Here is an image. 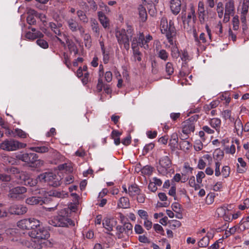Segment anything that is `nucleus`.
<instances>
[{
  "mask_svg": "<svg viewBox=\"0 0 249 249\" xmlns=\"http://www.w3.org/2000/svg\"><path fill=\"white\" fill-rule=\"evenodd\" d=\"M156 55L158 58L164 61H166L169 58V53L164 49H157Z\"/></svg>",
  "mask_w": 249,
  "mask_h": 249,
  "instance_id": "27",
  "label": "nucleus"
},
{
  "mask_svg": "<svg viewBox=\"0 0 249 249\" xmlns=\"http://www.w3.org/2000/svg\"><path fill=\"white\" fill-rule=\"evenodd\" d=\"M249 9V3L244 0L241 6L240 19L241 22L244 24L247 23V15Z\"/></svg>",
  "mask_w": 249,
  "mask_h": 249,
  "instance_id": "17",
  "label": "nucleus"
},
{
  "mask_svg": "<svg viewBox=\"0 0 249 249\" xmlns=\"http://www.w3.org/2000/svg\"><path fill=\"white\" fill-rule=\"evenodd\" d=\"M169 224L172 228H178L181 226L180 222L177 220H171Z\"/></svg>",
  "mask_w": 249,
  "mask_h": 249,
  "instance_id": "63",
  "label": "nucleus"
},
{
  "mask_svg": "<svg viewBox=\"0 0 249 249\" xmlns=\"http://www.w3.org/2000/svg\"><path fill=\"white\" fill-rule=\"evenodd\" d=\"M62 25L61 24H58V27H57L56 29H54L53 30V31L54 32V33L57 36L56 37H57V39L60 42V43L63 46H65V42L63 40L64 39V37H63V35H64V34H62L59 29V27L61 26Z\"/></svg>",
  "mask_w": 249,
  "mask_h": 249,
  "instance_id": "37",
  "label": "nucleus"
},
{
  "mask_svg": "<svg viewBox=\"0 0 249 249\" xmlns=\"http://www.w3.org/2000/svg\"><path fill=\"white\" fill-rule=\"evenodd\" d=\"M140 17L142 21H145L147 19V13L145 9L142 6L139 7Z\"/></svg>",
  "mask_w": 249,
  "mask_h": 249,
  "instance_id": "43",
  "label": "nucleus"
},
{
  "mask_svg": "<svg viewBox=\"0 0 249 249\" xmlns=\"http://www.w3.org/2000/svg\"><path fill=\"white\" fill-rule=\"evenodd\" d=\"M160 166L158 171L163 175L168 173V169L171 167L172 162L168 155H165L160 158L159 161Z\"/></svg>",
  "mask_w": 249,
  "mask_h": 249,
  "instance_id": "12",
  "label": "nucleus"
},
{
  "mask_svg": "<svg viewBox=\"0 0 249 249\" xmlns=\"http://www.w3.org/2000/svg\"><path fill=\"white\" fill-rule=\"evenodd\" d=\"M27 192V188L24 186H16L10 188L8 196L12 200H20L25 198L24 194Z\"/></svg>",
  "mask_w": 249,
  "mask_h": 249,
  "instance_id": "8",
  "label": "nucleus"
},
{
  "mask_svg": "<svg viewBox=\"0 0 249 249\" xmlns=\"http://www.w3.org/2000/svg\"><path fill=\"white\" fill-rule=\"evenodd\" d=\"M14 132L15 133V137L18 136L20 138H25L27 137V134L20 129H15Z\"/></svg>",
  "mask_w": 249,
  "mask_h": 249,
  "instance_id": "53",
  "label": "nucleus"
},
{
  "mask_svg": "<svg viewBox=\"0 0 249 249\" xmlns=\"http://www.w3.org/2000/svg\"><path fill=\"white\" fill-rule=\"evenodd\" d=\"M8 211L11 214L21 215L27 212V208L23 205L15 204L11 205Z\"/></svg>",
  "mask_w": 249,
  "mask_h": 249,
  "instance_id": "14",
  "label": "nucleus"
},
{
  "mask_svg": "<svg viewBox=\"0 0 249 249\" xmlns=\"http://www.w3.org/2000/svg\"><path fill=\"white\" fill-rule=\"evenodd\" d=\"M50 196H53L58 198H65L68 196V194L63 191L52 190L49 192Z\"/></svg>",
  "mask_w": 249,
  "mask_h": 249,
  "instance_id": "30",
  "label": "nucleus"
},
{
  "mask_svg": "<svg viewBox=\"0 0 249 249\" xmlns=\"http://www.w3.org/2000/svg\"><path fill=\"white\" fill-rule=\"evenodd\" d=\"M209 124L217 132H219L221 124V120L218 118H213L209 121Z\"/></svg>",
  "mask_w": 249,
  "mask_h": 249,
  "instance_id": "26",
  "label": "nucleus"
},
{
  "mask_svg": "<svg viewBox=\"0 0 249 249\" xmlns=\"http://www.w3.org/2000/svg\"><path fill=\"white\" fill-rule=\"evenodd\" d=\"M181 18L185 28L194 25L196 20V9L193 4H190L186 11H182Z\"/></svg>",
  "mask_w": 249,
  "mask_h": 249,
  "instance_id": "5",
  "label": "nucleus"
},
{
  "mask_svg": "<svg viewBox=\"0 0 249 249\" xmlns=\"http://www.w3.org/2000/svg\"><path fill=\"white\" fill-rule=\"evenodd\" d=\"M235 6L233 0H227L225 4V12L223 22H228L231 18V16H233L235 13Z\"/></svg>",
  "mask_w": 249,
  "mask_h": 249,
  "instance_id": "10",
  "label": "nucleus"
},
{
  "mask_svg": "<svg viewBox=\"0 0 249 249\" xmlns=\"http://www.w3.org/2000/svg\"><path fill=\"white\" fill-rule=\"evenodd\" d=\"M131 47L133 49V57L135 61L140 62L142 60L141 53L139 51L138 48V43L135 42V39H133L131 43Z\"/></svg>",
  "mask_w": 249,
  "mask_h": 249,
  "instance_id": "18",
  "label": "nucleus"
},
{
  "mask_svg": "<svg viewBox=\"0 0 249 249\" xmlns=\"http://www.w3.org/2000/svg\"><path fill=\"white\" fill-rule=\"evenodd\" d=\"M171 49V54L173 58H178L179 56V52L176 45H172Z\"/></svg>",
  "mask_w": 249,
  "mask_h": 249,
  "instance_id": "46",
  "label": "nucleus"
},
{
  "mask_svg": "<svg viewBox=\"0 0 249 249\" xmlns=\"http://www.w3.org/2000/svg\"><path fill=\"white\" fill-rule=\"evenodd\" d=\"M233 124L234 130L235 132L238 134L239 133H242L244 127L242 122L239 117L235 118L234 121L231 123Z\"/></svg>",
  "mask_w": 249,
  "mask_h": 249,
  "instance_id": "22",
  "label": "nucleus"
},
{
  "mask_svg": "<svg viewBox=\"0 0 249 249\" xmlns=\"http://www.w3.org/2000/svg\"><path fill=\"white\" fill-rule=\"evenodd\" d=\"M103 55V60L105 64H107L109 61V52L106 51L102 52Z\"/></svg>",
  "mask_w": 249,
  "mask_h": 249,
  "instance_id": "60",
  "label": "nucleus"
},
{
  "mask_svg": "<svg viewBox=\"0 0 249 249\" xmlns=\"http://www.w3.org/2000/svg\"><path fill=\"white\" fill-rule=\"evenodd\" d=\"M117 235L118 238H125L126 236L124 234V226L118 225L116 227Z\"/></svg>",
  "mask_w": 249,
  "mask_h": 249,
  "instance_id": "41",
  "label": "nucleus"
},
{
  "mask_svg": "<svg viewBox=\"0 0 249 249\" xmlns=\"http://www.w3.org/2000/svg\"><path fill=\"white\" fill-rule=\"evenodd\" d=\"M209 237L204 236L198 242V245L200 248H205L209 245Z\"/></svg>",
  "mask_w": 249,
  "mask_h": 249,
  "instance_id": "44",
  "label": "nucleus"
},
{
  "mask_svg": "<svg viewBox=\"0 0 249 249\" xmlns=\"http://www.w3.org/2000/svg\"><path fill=\"white\" fill-rule=\"evenodd\" d=\"M181 3L180 0H171L170 9L174 15H177L180 11Z\"/></svg>",
  "mask_w": 249,
  "mask_h": 249,
  "instance_id": "19",
  "label": "nucleus"
},
{
  "mask_svg": "<svg viewBox=\"0 0 249 249\" xmlns=\"http://www.w3.org/2000/svg\"><path fill=\"white\" fill-rule=\"evenodd\" d=\"M38 156L34 153L20 152L16 155V158L29 165L32 167H39L44 164L42 160L38 159Z\"/></svg>",
  "mask_w": 249,
  "mask_h": 249,
  "instance_id": "3",
  "label": "nucleus"
},
{
  "mask_svg": "<svg viewBox=\"0 0 249 249\" xmlns=\"http://www.w3.org/2000/svg\"><path fill=\"white\" fill-rule=\"evenodd\" d=\"M91 26L93 31L96 33V36H98L100 34V28L97 22L96 21H93L92 23Z\"/></svg>",
  "mask_w": 249,
  "mask_h": 249,
  "instance_id": "57",
  "label": "nucleus"
},
{
  "mask_svg": "<svg viewBox=\"0 0 249 249\" xmlns=\"http://www.w3.org/2000/svg\"><path fill=\"white\" fill-rule=\"evenodd\" d=\"M237 160L240 166L242 167V168H238V172L240 173H243L246 170V163L242 158H238Z\"/></svg>",
  "mask_w": 249,
  "mask_h": 249,
  "instance_id": "47",
  "label": "nucleus"
},
{
  "mask_svg": "<svg viewBox=\"0 0 249 249\" xmlns=\"http://www.w3.org/2000/svg\"><path fill=\"white\" fill-rule=\"evenodd\" d=\"M29 236L34 238L32 247L35 249H42L44 247H51L53 244L48 240L50 233L45 228L40 225L36 230L29 231Z\"/></svg>",
  "mask_w": 249,
  "mask_h": 249,
  "instance_id": "1",
  "label": "nucleus"
},
{
  "mask_svg": "<svg viewBox=\"0 0 249 249\" xmlns=\"http://www.w3.org/2000/svg\"><path fill=\"white\" fill-rule=\"evenodd\" d=\"M29 149L39 153H44L49 151L50 149H52L51 148H49L46 146H36V147H31Z\"/></svg>",
  "mask_w": 249,
  "mask_h": 249,
  "instance_id": "33",
  "label": "nucleus"
},
{
  "mask_svg": "<svg viewBox=\"0 0 249 249\" xmlns=\"http://www.w3.org/2000/svg\"><path fill=\"white\" fill-rule=\"evenodd\" d=\"M133 39H135V42L138 43V46L139 45L141 47L143 48L145 50L149 49V42L153 39L152 36L150 35H147L144 36L142 33H140L139 35L138 41L135 37Z\"/></svg>",
  "mask_w": 249,
  "mask_h": 249,
  "instance_id": "13",
  "label": "nucleus"
},
{
  "mask_svg": "<svg viewBox=\"0 0 249 249\" xmlns=\"http://www.w3.org/2000/svg\"><path fill=\"white\" fill-rule=\"evenodd\" d=\"M221 163L219 161H216L215 162V176L219 177L221 175V172L220 171V166Z\"/></svg>",
  "mask_w": 249,
  "mask_h": 249,
  "instance_id": "61",
  "label": "nucleus"
},
{
  "mask_svg": "<svg viewBox=\"0 0 249 249\" xmlns=\"http://www.w3.org/2000/svg\"><path fill=\"white\" fill-rule=\"evenodd\" d=\"M178 140V136L176 133H174L171 135L169 145L172 150H174L177 148Z\"/></svg>",
  "mask_w": 249,
  "mask_h": 249,
  "instance_id": "28",
  "label": "nucleus"
},
{
  "mask_svg": "<svg viewBox=\"0 0 249 249\" xmlns=\"http://www.w3.org/2000/svg\"><path fill=\"white\" fill-rule=\"evenodd\" d=\"M19 179L21 181L20 183H23L25 185L35 186L37 184V180L30 178L28 174L25 172L21 171Z\"/></svg>",
  "mask_w": 249,
  "mask_h": 249,
  "instance_id": "15",
  "label": "nucleus"
},
{
  "mask_svg": "<svg viewBox=\"0 0 249 249\" xmlns=\"http://www.w3.org/2000/svg\"><path fill=\"white\" fill-rule=\"evenodd\" d=\"M118 206L123 209H127L130 207L129 200L127 197H122L120 198Z\"/></svg>",
  "mask_w": 249,
  "mask_h": 249,
  "instance_id": "29",
  "label": "nucleus"
},
{
  "mask_svg": "<svg viewBox=\"0 0 249 249\" xmlns=\"http://www.w3.org/2000/svg\"><path fill=\"white\" fill-rule=\"evenodd\" d=\"M217 213L219 215H223L225 221H230L231 218L228 215L227 213L228 212V209L225 207H221L217 209Z\"/></svg>",
  "mask_w": 249,
  "mask_h": 249,
  "instance_id": "34",
  "label": "nucleus"
},
{
  "mask_svg": "<svg viewBox=\"0 0 249 249\" xmlns=\"http://www.w3.org/2000/svg\"><path fill=\"white\" fill-rule=\"evenodd\" d=\"M160 29L162 34H164L171 45H173V38L176 36V30L174 23L170 20L168 22L167 19L163 16L160 20Z\"/></svg>",
  "mask_w": 249,
  "mask_h": 249,
  "instance_id": "2",
  "label": "nucleus"
},
{
  "mask_svg": "<svg viewBox=\"0 0 249 249\" xmlns=\"http://www.w3.org/2000/svg\"><path fill=\"white\" fill-rule=\"evenodd\" d=\"M99 20L104 28H108L109 26V20L104 13L99 11L98 12Z\"/></svg>",
  "mask_w": 249,
  "mask_h": 249,
  "instance_id": "21",
  "label": "nucleus"
},
{
  "mask_svg": "<svg viewBox=\"0 0 249 249\" xmlns=\"http://www.w3.org/2000/svg\"><path fill=\"white\" fill-rule=\"evenodd\" d=\"M124 229V234L128 237L132 233L133 226L129 222H124L123 225Z\"/></svg>",
  "mask_w": 249,
  "mask_h": 249,
  "instance_id": "38",
  "label": "nucleus"
},
{
  "mask_svg": "<svg viewBox=\"0 0 249 249\" xmlns=\"http://www.w3.org/2000/svg\"><path fill=\"white\" fill-rule=\"evenodd\" d=\"M221 116L225 120H229L230 123H232L235 119L232 116V112L231 110L226 109L221 112Z\"/></svg>",
  "mask_w": 249,
  "mask_h": 249,
  "instance_id": "31",
  "label": "nucleus"
},
{
  "mask_svg": "<svg viewBox=\"0 0 249 249\" xmlns=\"http://www.w3.org/2000/svg\"><path fill=\"white\" fill-rule=\"evenodd\" d=\"M67 23L69 28L72 32H76L78 30H80V32H84L83 29L79 26L78 23L75 20V19L72 18L68 19L67 20Z\"/></svg>",
  "mask_w": 249,
  "mask_h": 249,
  "instance_id": "20",
  "label": "nucleus"
},
{
  "mask_svg": "<svg viewBox=\"0 0 249 249\" xmlns=\"http://www.w3.org/2000/svg\"><path fill=\"white\" fill-rule=\"evenodd\" d=\"M30 219H24L18 222V226L22 229L30 230Z\"/></svg>",
  "mask_w": 249,
  "mask_h": 249,
  "instance_id": "35",
  "label": "nucleus"
},
{
  "mask_svg": "<svg viewBox=\"0 0 249 249\" xmlns=\"http://www.w3.org/2000/svg\"><path fill=\"white\" fill-rule=\"evenodd\" d=\"M141 172L142 174L150 175L153 172V168L150 166L146 165L142 169Z\"/></svg>",
  "mask_w": 249,
  "mask_h": 249,
  "instance_id": "52",
  "label": "nucleus"
},
{
  "mask_svg": "<svg viewBox=\"0 0 249 249\" xmlns=\"http://www.w3.org/2000/svg\"><path fill=\"white\" fill-rule=\"evenodd\" d=\"M36 12L35 11H32V13L31 15H29L27 17V22L30 25H34L36 23V19L33 14H35Z\"/></svg>",
  "mask_w": 249,
  "mask_h": 249,
  "instance_id": "51",
  "label": "nucleus"
},
{
  "mask_svg": "<svg viewBox=\"0 0 249 249\" xmlns=\"http://www.w3.org/2000/svg\"><path fill=\"white\" fill-rule=\"evenodd\" d=\"M198 17L201 24H204L207 21V14L204 8V3L202 1H199L198 3Z\"/></svg>",
  "mask_w": 249,
  "mask_h": 249,
  "instance_id": "16",
  "label": "nucleus"
},
{
  "mask_svg": "<svg viewBox=\"0 0 249 249\" xmlns=\"http://www.w3.org/2000/svg\"><path fill=\"white\" fill-rule=\"evenodd\" d=\"M65 211H60L58 214L49 221V223L54 227H68L73 225V221L68 218Z\"/></svg>",
  "mask_w": 249,
  "mask_h": 249,
  "instance_id": "6",
  "label": "nucleus"
},
{
  "mask_svg": "<svg viewBox=\"0 0 249 249\" xmlns=\"http://www.w3.org/2000/svg\"><path fill=\"white\" fill-rule=\"evenodd\" d=\"M25 36L26 38L33 40L36 38L43 37L44 35L40 31H37L36 33L28 31L26 33Z\"/></svg>",
  "mask_w": 249,
  "mask_h": 249,
  "instance_id": "24",
  "label": "nucleus"
},
{
  "mask_svg": "<svg viewBox=\"0 0 249 249\" xmlns=\"http://www.w3.org/2000/svg\"><path fill=\"white\" fill-rule=\"evenodd\" d=\"M77 15L79 19L83 22L87 23L88 22V18L83 11L78 10Z\"/></svg>",
  "mask_w": 249,
  "mask_h": 249,
  "instance_id": "45",
  "label": "nucleus"
},
{
  "mask_svg": "<svg viewBox=\"0 0 249 249\" xmlns=\"http://www.w3.org/2000/svg\"><path fill=\"white\" fill-rule=\"evenodd\" d=\"M40 181L48 182L50 185L57 187L60 185L59 178L53 173H45L38 176Z\"/></svg>",
  "mask_w": 249,
  "mask_h": 249,
  "instance_id": "9",
  "label": "nucleus"
},
{
  "mask_svg": "<svg viewBox=\"0 0 249 249\" xmlns=\"http://www.w3.org/2000/svg\"><path fill=\"white\" fill-rule=\"evenodd\" d=\"M137 213L141 218L143 220H146V219L148 218V214L147 213L143 210H138Z\"/></svg>",
  "mask_w": 249,
  "mask_h": 249,
  "instance_id": "59",
  "label": "nucleus"
},
{
  "mask_svg": "<svg viewBox=\"0 0 249 249\" xmlns=\"http://www.w3.org/2000/svg\"><path fill=\"white\" fill-rule=\"evenodd\" d=\"M213 31L219 36H222L223 26L222 22L221 21H219L218 23L215 25Z\"/></svg>",
  "mask_w": 249,
  "mask_h": 249,
  "instance_id": "42",
  "label": "nucleus"
},
{
  "mask_svg": "<svg viewBox=\"0 0 249 249\" xmlns=\"http://www.w3.org/2000/svg\"><path fill=\"white\" fill-rule=\"evenodd\" d=\"M205 177V173L202 171H199L196 175V179L198 183H202V179Z\"/></svg>",
  "mask_w": 249,
  "mask_h": 249,
  "instance_id": "58",
  "label": "nucleus"
},
{
  "mask_svg": "<svg viewBox=\"0 0 249 249\" xmlns=\"http://www.w3.org/2000/svg\"><path fill=\"white\" fill-rule=\"evenodd\" d=\"M36 40V44L43 49H47L49 47L48 42L42 38H38Z\"/></svg>",
  "mask_w": 249,
  "mask_h": 249,
  "instance_id": "49",
  "label": "nucleus"
},
{
  "mask_svg": "<svg viewBox=\"0 0 249 249\" xmlns=\"http://www.w3.org/2000/svg\"><path fill=\"white\" fill-rule=\"evenodd\" d=\"M26 144L13 139H6L0 143V148L6 151H13L24 148Z\"/></svg>",
  "mask_w": 249,
  "mask_h": 249,
  "instance_id": "7",
  "label": "nucleus"
},
{
  "mask_svg": "<svg viewBox=\"0 0 249 249\" xmlns=\"http://www.w3.org/2000/svg\"><path fill=\"white\" fill-rule=\"evenodd\" d=\"M216 12L217 13L218 17L219 18H222L224 17V7L223 4L222 2H218L216 4Z\"/></svg>",
  "mask_w": 249,
  "mask_h": 249,
  "instance_id": "40",
  "label": "nucleus"
},
{
  "mask_svg": "<svg viewBox=\"0 0 249 249\" xmlns=\"http://www.w3.org/2000/svg\"><path fill=\"white\" fill-rule=\"evenodd\" d=\"M223 152L220 149H217L214 153L213 158L216 161H219L223 159Z\"/></svg>",
  "mask_w": 249,
  "mask_h": 249,
  "instance_id": "48",
  "label": "nucleus"
},
{
  "mask_svg": "<svg viewBox=\"0 0 249 249\" xmlns=\"http://www.w3.org/2000/svg\"><path fill=\"white\" fill-rule=\"evenodd\" d=\"M198 119L197 115L191 116L185 121L182 124V132L185 134H189L195 130V123Z\"/></svg>",
  "mask_w": 249,
  "mask_h": 249,
  "instance_id": "11",
  "label": "nucleus"
},
{
  "mask_svg": "<svg viewBox=\"0 0 249 249\" xmlns=\"http://www.w3.org/2000/svg\"><path fill=\"white\" fill-rule=\"evenodd\" d=\"M233 29L234 30H237L239 28V20L238 16L236 15L233 16L232 20Z\"/></svg>",
  "mask_w": 249,
  "mask_h": 249,
  "instance_id": "54",
  "label": "nucleus"
},
{
  "mask_svg": "<svg viewBox=\"0 0 249 249\" xmlns=\"http://www.w3.org/2000/svg\"><path fill=\"white\" fill-rule=\"evenodd\" d=\"M64 39L63 40L66 41V43L68 45V48L70 51L72 53L73 52L74 54H76L78 53V49L76 47V46L72 41L69 40L67 37L65 35H63Z\"/></svg>",
  "mask_w": 249,
  "mask_h": 249,
  "instance_id": "25",
  "label": "nucleus"
},
{
  "mask_svg": "<svg viewBox=\"0 0 249 249\" xmlns=\"http://www.w3.org/2000/svg\"><path fill=\"white\" fill-rule=\"evenodd\" d=\"M165 71L169 75L172 74L174 72V68L172 63L168 62L165 65Z\"/></svg>",
  "mask_w": 249,
  "mask_h": 249,
  "instance_id": "50",
  "label": "nucleus"
},
{
  "mask_svg": "<svg viewBox=\"0 0 249 249\" xmlns=\"http://www.w3.org/2000/svg\"><path fill=\"white\" fill-rule=\"evenodd\" d=\"M115 223L116 221H114L113 219L106 218L103 221V225L107 231H112Z\"/></svg>",
  "mask_w": 249,
  "mask_h": 249,
  "instance_id": "23",
  "label": "nucleus"
},
{
  "mask_svg": "<svg viewBox=\"0 0 249 249\" xmlns=\"http://www.w3.org/2000/svg\"><path fill=\"white\" fill-rule=\"evenodd\" d=\"M140 189L136 184H132L128 187V194L130 196H134L138 194Z\"/></svg>",
  "mask_w": 249,
  "mask_h": 249,
  "instance_id": "36",
  "label": "nucleus"
},
{
  "mask_svg": "<svg viewBox=\"0 0 249 249\" xmlns=\"http://www.w3.org/2000/svg\"><path fill=\"white\" fill-rule=\"evenodd\" d=\"M230 173V168L228 166H224L223 167L221 174L225 178H226L229 176Z\"/></svg>",
  "mask_w": 249,
  "mask_h": 249,
  "instance_id": "56",
  "label": "nucleus"
},
{
  "mask_svg": "<svg viewBox=\"0 0 249 249\" xmlns=\"http://www.w3.org/2000/svg\"><path fill=\"white\" fill-rule=\"evenodd\" d=\"M180 146L181 149L182 150H189L191 147L190 142L187 141H183L180 142Z\"/></svg>",
  "mask_w": 249,
  "mask_h": 249,
  "instance_id": "55",
  "label": "nucleus"
},
{
  "mask_svg": "<svg viewBox=\"0 0 249 249\" xmlns=\"http://www.w3.org/2000/svg\"><path fill=\"white\" fill-rule=\"evenodd\" d=\"M30 219V231H32L33 230H36V229L40 225V221L35 218H29Z\"/></svg>",
  "mask_w": 249,
  "mask_h": 249,
  "instance_id": "39",
  "label": "nucleus"
},
{
  "mask_svg": "<svg viewBox=\"0 0 249 249\" xmlns=\"http://www.w3.org/2000/svg\"><path fill=\"white\" fill-rule=\"evenodd\" d=\"M133 31L131 26H127L126 30L124 29L116 31L115 36L119 45H123L124 48L128 50L129 48V39L131 38Z\"/></svg>",
  "mask_w": 249,
  "mask_h": 249,
  "instance_id": "4",
  "label": "nucleus"
},
{
  "mask_svg": "<svg viewBox=\"0 0 249 249\" xmlns=\"http://www.w3.org/2000/svg\"><path fill=\"white\" fill-rule=\"evenodd\" d=\"M11 177L4 174H0V180L2 181L9 182L11 180Z\"/></svg>",
  "mask_w": 249,
  "mask_h": 249,
  "instance_id": "64",
  "label": "nucleus"
},
{
  "mask_svg": "<svg viewBox=\"0 0 249 249\" xmlns=\"http://www.w3.org/2000/svg\"><path fill=\"white\" fill-rule=\"evenodd\" d=\"M134 231L136 234H140L144 232L142 226L139 224H136L134 226Z\"/></svg>",
  "mask_w": 249,
  "mask_h": 249,
  "instance_id": "62",
  "label": "nucleus"
},
{
  "mask_svg": "<svg viewBox=\"0 0 249 249\" xmlns=\"http://www.w3.org/2000/svg\"><path fill=\"white\" fill-rule=\"evenodd\" d=\"M26 203L29 205L42 204L43 201L39 197L32 196L26 199Z\"/></svg>",
  "mask_w": 249,
  "mask_h": 249,
  "instance_id": "32",
  "label": "nucleus"
}]
</instances>
